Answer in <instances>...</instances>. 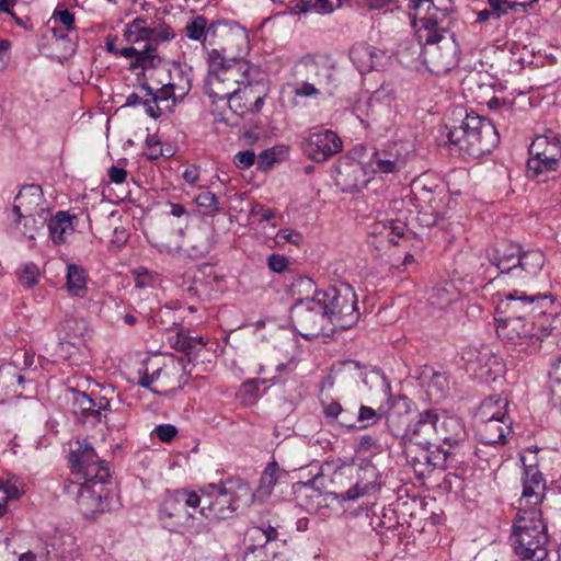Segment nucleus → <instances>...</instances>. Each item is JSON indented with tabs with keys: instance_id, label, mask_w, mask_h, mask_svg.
I'll list each match as a JSON object with an SVG mask.
<instances>
[{
	"instance_id": "obj_50",
	"label": "nucleus",
	"mask_w": 561,
	"mask_h": 561,
	"mask_svg": "<svg viewBox=\"0 0 561 561\" xmlns=\"http://www.w3.org/2000/svg\"><path fill=\"white\" fill-rule=\"evenodd\" d=\"M490 12L493 13L495 19L508 13L510 10H516L517 7L524 5L519 2H510L507 0H489Z\"/></svg>"
},
{
	"instance_id": "obj_16",
	"label": "nucleus",
	"mask_w": 561,
	"mask_h": 561,
	"mask_svg": "<svg viewBox=\"0 0 561 561\" xmlns=\"http://www.w3.org/2000/svg\"><path fill=\"white\" fill-rule=\"evenodd\" d=\"M300 147L310 160L323 162L342 151L343 142L335 131L318 128L301 140Z\"/></svg>"
},
{
	"instance_id": "obj_44",
	"label": "nucleus",
	"mask_w": 561,
	"mask_h": 561,
	"mask_svg": "<svg viewBox=\"0 0 561 561\" xmlns=\"http://www.w3.org/2000/svg\"><path fill=\"white\" fill-rule=\"evenodd\" d=\"M320 291L317 289L316 283L307 276L298 277L291 285V293L297 298L312 297L316 296V293Z\"/></svg>"
},
{
	"instance_id": "obj_48",
	"label": "nucleus",
	"mask_w": 561,
	"mask_h": 561,
	"mask_svg": "<svg viewBox=\"0 0 561 561\" xmlns=\"http://www.w3.org/2000/svg\"><path fill=\"white\" fill-rule=\"evenodd\" d=\"M38 267L32 262L27 263L19 274L20 283L26 288L33 287L38 282Z\"/></svg>"
},
{
	"instance_id": "obj_59",
	"label": "nucleus",
	"mask_w": 561,
	"mask_h": 561,
	"mask_svg": "<svg viewBox=\"0 0 561 561\" xmlns=\"http://www.w3.org/2000/svg\"><path fill=\"white\" fill-rule=\"evenodd\" d=\"M55 21L60 22L66 31H70L75 25V15L68 10H59L54 13Z\"/></svg>"
},
{
	"instance_id": "obj_60",
	"label": "nucleus",
	"mask_w": 561,
	"mask_h": 561,
	"mask_svg": "<svg viewBox=\"0 0 561 561\" xmlns=\"http://www.w3.org/2000/svg\"><path fill=\"white\" fill-rule=\"evenodd\" d=\"M201 273L205 276L207 284H220L224 280V276L217 273L216 268L213 265H204L201 268Z\"/></svg>"
},
{
	"instance_id": "obj_18",
	"label": "nucleus",
	"mask_w": 561,
	"mask_h": 561,
	"mask_svg": "<svg viewBox=\"0 0 561 561\" xmlns=\"http://www.w3.org/2000/svg\"><path fill=\"white\" fill-rule=\"evenodd\" d=\"M524 474L523 492L518 500L517 513H542L540 505L546 494V481L542 473L538 469L530 467L529 469H525Z\"/></svg>"
},
{
	"instance_id": "obj_33",
	"label": "nucleus",
	"mask_w": 561,
	"mask_h": 561,
	"mask_svg": "<svg viewBox=\"0 0 561 561\" xmlns=\"http://www.w3.org/2000/svg\"><path fill=\"white\" fill-rule=\"evenodd\" d=\"M49 215H34L32 217H21L18 220L16 215H12L11 227L28 240H35L36 236L44 229Z\"/></svg>"
},
{
	"instance_id": "obj_54",
	"label": "nucleus",
	"mask_w": 561,
	"mask_h": 561,
	"mask_svg": "<svg viewBox=\"0 0 561 561\" xmlns=\"http://www.w3.org/2000/svg\"><path fill=\"white\" fill-rule=\"evenodd\" d=\"M129 234L123 226L113 227L112 238L110 239V245L115 249H121L128 241Z\"/></svg>"
},
{
	"instance_id": "obj_35",
	"label": "nucleus",
	"mask_w": 561,
	"mask_h": 561,
	"mask_svg": "<svg viewBox=\"0 0 561 561\" xmlns=\"http://www.w3.org/2000/svg\"><path fill=\"white\" fill-rule=\"evenodd\" d=\"M350 58L360 72H368L375 69L376 53L373 47L365 44H356L350 49Z\"/></svg>"
},
{
	"instance_id": "obj_11",
	"label": "nucleus",
	"mask_w": 561,
	"mask_h": 561,
	"mask_svg": "<svg viewBox=\"0 0 561 561\" xmlns=\"http://www.w3.org/2000/svg\"><path fill=\"white\" fill-rule=\"evenodd\" d=\"M403 453L408 465L419 479L430 476L435 469H443L447 459L454 455V451L445 449L443 445L432 446L409 440L405 437H403Z\"/></svg>"
},
{
	"instance_id": "obj_21",
	"label": "nucleus",
	"mask_w": 561,
	"mask_h": 561,
	"mask_svg": "<svg viewBox=\"0 0 561 561\" xmlns=\"http://www.w3.org/2000/svg\"><path fill=\"white\" fill-rule=\"evenodd\" d=\"M436 426V445H443L450 451L463 443L467 437L466 428L459 417L438 413Z\"/></svg>"
},
{
	"instance_id": "obj_2",
	"label": "nucleus",
	"mask_w": 561,
	"mask_h": 561,
	"mask_svg": "<svg viewBox=\"0 0 561 561\" xmlns=\"http://www.w3.org/2000/svg\"><path fill=\"white\" fill-rule=\"evenodd\" d=\"M124 37L129 45L122 47L121 56L133 59L129 69L144 75L147 68L156 67V61H159L156 55L159 43L174 38L175 33L165 23L136 18L127 25Z\"/></svg>"
},
{
	"instance_id": "obj_58",
	"label": "nucleus",
	"mask_w": 561,
	"mask_h": 561,
	"mask_svg": "<svg viewBox=\"0 0 561 561\" xmlns=\"http://www.w3.org/2000/svg\"><path fill=\"white\" fill-rule=\"evenodd\" d=\"M319 93L320 89L316 87L314 82H302L294 89V94L301 98L316 96Z\"/></svg>"
},
{
	"instance_id": "obj_49",
	"label": "nucleus",
	"mask_w": 561,
	"mask_h": 561,
	"mask_svg": "<svg viewBox=\"0 0 561 561\" xmlns=\"http://www.w3.org/2000/svg\"><path fill=\"white\" fill-rule=\"evenodd\" d=\"M381 419V415L377 413L376 410H374L370 407L360 405L358 410V416L357 422L360 423V425H357V428H365L369 425L376 424Z\"/></svg>"
},
{
	"instance_id": "obj_4",
	"label": "nucleus",
	"mask_w": 561,
	"mask_h": 561,
	"mask_svg": "<svg viewBox=\"0 0 561 561\" xmlns=\"http://www.w3.org/2000/svg\"><path fill=\"white\" fill-rule=\"evenodd\" d=\"M447 138L454 149L472 158L490 153L500 141L493 123L478 114H466L460 126L449 128Z\"/></svg>"
},
{
	"instance_id": "obj_55",
	"label": "nucleus",
	"mask_w": 561,
	"mask_h": 561,
	"mask_svg": "<svg viewBox=\"0 0 561 561\" xmlns=\"http://www.w3.org/2000/svg\"><path fill=\"white\" fill-rule=\"evenodd\" d=\"M288 259L285 255L273 253L267 257L268 267L276 273H283L288 266Z\"/></svg>"
},
{
	"instance_id": "obj_25",
	"label": "nucleus",
	"mask_w": 561,
	"mask_h": 561,
	"mask_svg": "<svg viewBox=\"0 0 561 561\" xmlns=\"http://www.w3.org/2000/svg\"><path fill=\"white\" fill-rule=\"evenodd\" d=\"M477 437L484 445H505L512 433V420L477 421Z\"/></svg>"
},
{
	"instance_id": "obj_39",
	"label": "nucleus",
	"mask_w": 561,
	"mask_h": 561,
	"mask_svg": "<svg viewBox=\"0 0 561 561\" xmlns=\"http://www.w3.org/2000/svg\"><path fill=\"white\" fill-rule=\"evenodd\" d=\"M424 45L416 38V41L407 38L398 45L397 57L400 62L409 65L417 58L423 59Z\"/></svg>"
},
{
	"instance_id": "obj_34",
	"label": "nucleus",
	"mask_w": 561,
	"mask_h": 561,
	"mask_svg": "<svg viewBox=\"0 0 561 561\" xmlns=\"http://www.w3.org/2000/svg\"><path fill=\"white\" fill-rule=\"evenodd\" d=\"M73 219H76V216H70L67 211L60 210L46 222L55 244L64 242L66 236L73 232Z\"/></svg>"
},
{
	"instance_id": "obj_12",
	"label": "nucleus",
	"mask_w": 561,
	"mask_h": 561,
	"mask_svg": "<svg viewBox=\"0 0 561 561\" xmlns=\"http://www.w3.org/2000/svg\"><path fill=\"white\" fill-rule=\"evenodd\" d=\"M527 173L529 178L554 171L561 159V140L558 134L548 130L537 136L528 149Z\"/></svg>"
},
{
	"instance_id": "obj_20",
	"label": "nucleus",
	"mask_w": 561,
	"mask_h": 561,
	"mask_svg": "<svg viewBox=\"0 0 561 561\" xmlns=\"http://www.w3.org/2000/svg\"><path fill=\"white\" fill-rule=\"evenodd\" d=\"M215 245V229L209 222H201L188 229L184 250L192 259L207 255Z\"/></svg>"
},
{
	"instance_id": "obj_28",
	"label": "nucleus",
	"mask_w": 561,
	"mask_h": 561,
	"mask_svg": "<svg viewBox=\"0 0 561 561\" xmlns=\"http://www.w3.org/2000/svg\"><path fill=\"white\" fill-rule=\"evenodd\" d=\"M472 370L480 378L490 377L492 375V366L497 364V358L492 354L489 347L470 348L462 356Z\"/></svg>"
},
{
	"instance_id": "obj_62",
	"label": "nucleus",
	"mask_w": 561,
	"mask_h": 561,
	"mask_svg": "<svg viewBox=\"0 0 561 561\" xmlns=\"http://www.w3.org/2000/svg\"><path fill=\"white\" fill-rule=\"evenodd\" d=\"M428 388L431 391L433 388H436L439 392V396H444L445 389L447 388L446 377L440 373H434L428 383Z\"/></svg>"
},
{
	"instance_id": "obj_63",
	"label": "nucleus",
	"mask_w": 561,
	"mask_h": 561,
	"mask_svg": "<svg viewBox=\"0 0 561 561\" xmlns=\"http://www.w3.org/2000/svg\"><path fill=\"white\" fill-rule=\"evenodd\" d=\"M381 446L377 443V440L370 435H364L360 437L358 443V449L363 451L380 449Z\"/></svg>"
},
{
	"instance_id": "obj_15",
	"label": "nucleus",
	"mask_w": 561,
	"mask_h": 561,
	"mask_svg": "<svg viewBox=\"0 0 561 561\" xmlns=\"http://www.w3.org/2000/svg\"><path fill=\"white\" fill-rule=\"evenodd\" d=\"M77 447L69 453V463L72 474L79 476V479H111L110 469L105 461L100 460L93 446L88 438L78 439Z\"/></svg>"
},
{
	"instance_id": "obj_1",
	"label": "nucleus",
	"mask_w": 561,
	"mask_h": 561,
	"mask_svg": "<svg viewBox=\"0 0 561 561\" xmlns=\"http://www.w3.org/2000/svg\"><path fill=\"white\" fill-rule=\"evenodd\" d=\"M408 1L415 38L424 45V66L437 76L449 72L458 65L461 53L450 30L453 0Z\"/></svg>"
},
{
	"instance_id": "obj_56",
	"label": "nucleus",
	"mask_w": 561,
	"mask_h": 561,
	"mask_svg": "<svg viewBox=\"0 0 561 561\" xmlns=\"http://www.w3.org/2000/svg\"><path fill=\"white\" fill-rule=\"evenodd\" d=\"M154 433L161 442L169 443L176 436L178 430L172 424H161L154 428Z\"/></svg>"
},
{
	"instance_id": "obj_42",
	"label": "nucleus",
	"mask_w": 561,
	"mask_h": 561,
	"mask_svg": "<svg viewBox=\"0 0 561 561\" xmlns=\"http://www.w3.org/2000/svg\"><path fill=\"white\" fill-rule=\"evenodd\" d=\"M508 302H522L523 307L518 309V314L524 316L526 320L529 321V316H527V294L520 290H513L505 295V298L502 299L497 306L496 312L497 314L505 316V305Z\"/></svg>"
},
{
	"instance_id": "obj_9",
	"label": "nucleus",
	"mask_w": 561,
	"mask_h": 561,
	"mask_svg": "<svg viewBox=\"0 0 561 561\" xmlns=\"http://www.w3.org/2000/svg\"><path fill=\"white\" fill-rule=\"evenodd\" d=\"M108 480L82 479V481L66 480L64 492L73 496L78 507L85 518H94L98 514L111 510V490Z\"/></svg>"
},
{
	"instance_id": "obj_24",
	"label": "nucleus",
	"mask_w": 561,
	"mask_h": 561,
	"mask_svg": "<svg viewBox=\"0 0 561 561\" xmlns=\"http://www.w3.org/2000/svg\"><path fill=\"white\" fill-rule=\"evenodd\" d=\"M520 247L516 243L502 240L496 242L489 251L488 257L492 265L496 266L501 274H514Z\"/></svg>"
},
{
	"instance_id": "obj_5",
	"label": "nucleus",
	"mask_w": 561,
	"mask_h": 561,
	"mask_svg": "<svg viewBox=\"0 0 561 561\" xmlns=\"http://www.w3.org/2000/svg\"><path fill=\"white\" fill-rule=\"evenodd\" d=\"M511 541L520 561H543L548 556L549 536L542 513H517Z\"/></svg>"
},
{
	"instance_id": "obj_13",
	"label": "nucleus",
	"mask_w": 561,
	"mask_h": 561,
	"mask_svg": "<svg viewBox=\"0 0 561 561\" xmlns=\"http://www.w3.org/2000/svg\"><path fill=\"white\" fill-rule=\"evenodd\" d=\"M67 400L70 404L72 414L77 421L81 422L82 424L90 423L94 426L101 422H104L107 428L116 430H119L122 426H124V421L114 422L108 417L107 411H111V404L105 397L93 399L85 392L69 389Z\"/></svg>"
},
{
	"instance_id": "obj_41",
	"label": "nucleus",
	"mask_w": 561,
	"mask_h": 561,
	"mask_svg": "<svg viewBox=\"0 0 561 561\" xmlns=\"http://www.w3.org/2000/svg\"><path fill=\"white\" fill-rule=\"evenodd\" d=\"M172 85L176 92V96L182 100L191 89V79L184 73L180 66L174 67L173 71H170V81L167 83Z\"/></svg>"
},
{
	"instance_id": "obj_6",
	"label": "nucleus",
	"mask_w": 561,
	"mask_h": 561,
	"mask_svg": "<svg viewBox=\"0 0 561 561\" xmlns=\"http://www.w3.org/2000/svg\"><path fill=\"white\" fill-rule=\"evenodd\" d=\"M253 499L250 485L240 479H231L221 485H209L204 491L201 515L210 520L226 519L248 505Z\"/></svg>"
},
{
	"instance_id": "obj_61",
	"label": "nucleus",
	"mask_w": 561,
	"mask_h": 561,
	"mask_svg": "<svg viewBox=\"0 0 561 561\" xmlns=\"http://www.w3.org/2000/svg\"><path fill=\"white\" fill-rule=\"evenodd\" d=\"M275 162V153L272 150H264L257 157V168L260 170H268Z\"/></svg>"
},
{
	"instance_id": "obj_14",
	"label": "nucleus",
	"mask_w": 561,
	"mask_h": 561,
	"mask_svg": "<svg viewBox=\"0 0 561 561\" xmlns=\"http://www.w3.org/2000/svg\"><path fill=\"white\" fill-rule=\"evenodd\" d=\"M318 477L307 482H298L295 484V494L299 501V504L307 511L317 512L318 510L328 505L327 497L334 496L342 501H354L375 488L374 483H362L357 482L353 488L341 494L336 493H323L318 486L314 485Z\"/></svg>"
},
{
	"instance_id": "obj_22",
	"label": "nucleus",
	"mask_w": 561,
	"mask_h": 561,
	"mask_svg": "<svg viewBox=\"0 0 561 561\" xmlns=\"http://www.w3.org/2000/svg\"><path fill=\"white\" fill-rule=\"evenodd\" d=\"M141 88L146 91V96H150L144 101L146 113L153 118L160 117L164 110L171 111L180 100L172 85L167 83L156 92L148 83H144Z\"/></svg>"
},
{
	"instance_id": "obj_7",
	"label": "nucleus",
	"mask_w": 561,
	"mask_h": 561,
	"mask_svg": "<svg viewBox=\"0 0 561 561\" xmlns=\"http://www.w3.org/2000/svg\"><path fill=\"white\" fill-rule=\"evenodd\" d=\"M520 307L522 302L505 305V316L495 319L496 333L503 341L527 350L529 346L540 345L543 337L551 333L553 325L551 322L546 324L526 320L518 314Z\"/></svg>"
},
{
	"instance_id": "obj_46",
	"label": "nucleus",
	"mask_w": 561,
	"mask_h": 561,
	"mask_svg": "<svg viewBox=\"0 0 561 561\" xmlns=\"http://www.w3.org/2000/svg\"><path fill=\"white\" fill-rule=\"evenodd\" d=\"M363 368L362 364L357 360H344L333 367L332 378L335 380H342L350 374L358 375V371Z\"/></svg>"
},
{
	"instance_id": "obj_8",
	"label": "nucleus",
	"mask_w": 561,
	"mask_h": 561,
	"mask_svg": "<svg viewBox=\"0 0 561 561\" xmlns=\"http://www.w3.org/2000/svg\"><path fill=\"white\" fill-rule=\"evenodd\" d=\"M316 297L328 318L333 332L347 330L357 323L359 312L357 311V297L350 285L342 284L340 287H329Z\"/></svg>"
},
{
	"instance_id": "obj_29",
	"label": "nucleus",
	"mask_w": 561,
	"mask_h": 561,
	"mask_svg": "<svg viewBox=\"0 0 561 561\" xmlns=\"http://www.w3.org/2000/svg\"><path fill=\"white\" fill-rule=\"evenodd\" d=\"M371 164L381 173H396L404 167L405 160L397 144L388 145L386 149L376 151L371 157Z\"/></svg>"
},
{
	"instance_id": "obj_64",
	"label": "nucleus",
	"mask_w": 561,
	"mask_h": 561,
	"mask_svg": "<svg viewBox=\"0 0 561 561\" xmlns=\"http://www.w3.org/2000/svg\"><path fill=\"white\" fill-rule=\"evenodd\" d=\"M108 178H110L111 182L121 184L126 181L127 171L123 168L113 165L108 170Z\"/></svg>"
},
{
	"instance_id": "obj_30",
	"label": "nucleus",
	"mask_w": 561,
	"mask_h": 561,
	"mask_svg": "<svg viewBox=\"0 0 561 561\" xmlns=\"http://www.w3.org/2000/svg\"><path fill=\"white\" fill-rule=\"evenodd\" d=\"M557 313L558 308L552 295L527 294V316H529V321L539 323L538 320L541 318L547 316L554 317Z\"/></svg>"
},
{
	"instance_id": "obj_40",
	"label": "nucleus",
	"mask_w": 561,
	"mask_h": 561,
	"mask_svg": "<svg viewBox=\"0 0 561 561\" xmlns=\"http://www.w3.org/2000/svg\"><path fill=\"white\" fill-rule=\"evenodd\" d=\"M340 5V0H299L295 5L298 13L316 12L327 14Z\"/></svg>"
},
{
	"instance_id": "obj_45",
	"label": "nucleus",
	"mask_w": 561,
	"mask_h": 561,
	"mask_svg": "<svg viewBox=\"0 0 561 561\" xmlns=\"http://www.w3.org/2000/svg\"><path fill=\"white\" fill-rule=\"evenodd\" d=\"M371 241L370 243L376 247V249H380L385 247V242L389 243L390 234H389V220L387 221H378L371 226Z\"/></svg>"
},
{
	"instance_id": "obj_19",
	"label": "nucleus",
	"mask_w": 561,
	"mask_h": 561,
	"mask_svg": "<svg viewBox=\"0 0 561 561\" xmlns=\"http://www.w3.org/2000/svg\"><path fill=\"white\" fill-rule=\"evenodd\" d=\"M10 211L12 215L18 216V220H20L21 217L49 215L42 187L36 184L23 185L14 197Z\"/></svg>"
},
{
	"instance_id": "obj_52",
	"label": "nucleus",
	"mask_w": 561,
	"mask_h": 561,
	"mask_svg": "<svg viewBox=\"0 0 561 561\" xmlns=\"http://www.w3.org/2000/svg\"><path fill=\"white\" fill-rule=\"evenodd\" d=\"M195 201L199 207L206 208L211 213H216L219 210L218 198L214 193H211L209 191L201 192L196 196Z\"/></svg>"
},
{
	"instance_id": "obj_57",
	"label": "nucleus",
	"mask_w": 561,
	"mask_h": 561,
	"mask_svg": "<svg viewBox=\"0 0 561 561\" xmlns=\"http://www.w3.org/2000/svg\"><path fill=\"white\" fill-rule=\"evenodd\" d=\"M255 159L252 150L240 151L234 156V164L240 169H247L254 164Z\"/></svg>"
},
{
	"instance_id": "obj_31",
	"label": "nucleus",
	"mask_w": 561,
	"mask_h": 561,
	"mask_svg": "<svg viewBox=\"0 0 561 561\" xmlns=\"http://www.w3.org/2000/svg\"><path fill=\"white\" fill-rule=\"evenodd\" d=\"M508 400L505 396L495 394L483 400L477 412V421L510 419L507 415Z\"/></svg>"
},
{
	"instance_id": "obj_10",
	"label": "nucleus",
	"mask_w": 561,
	"mask_h": 561,
	"mask_svg": "<svg viewBox=\"0 0 561 561\" xmlns=\"http://www.w3.org/2000/svg\"><path fill=\"white\" fill-rule=\"evenodd\" d=\"M290 321L294 329L306 340L333 333L316 296L296 298L290 308Z\"/></svg>"
},
{
	"instance_id": "obj_17",
	"label": "nucleus",
	"mask_w": 561,
	"mask_h": 561,
	"mask_svg": "<svg viewBox=\"0 0 561 561\" xmlns=\"http://www.w3.org/2000/svg\"><path fill=\"white\" fill-rule=\"evenodd\" d=\"M247 536L252 543L247 547L243 561H273L277 554L273 546L279 541L276 528L271 525L254 526Z\"/></svg>"
},
{
	"instance_id": "obj_51",
	"label": "nucleus",
	"mask_w": 561,
	"mask_h": 561,
	"mask_svg": "<svg viewBox=\"0 0 561 561\" xmlns=\"http://www.w3.org/2000/svg\"><path fill=\"white\" fill-rule=\"evenodd\" d=\"M207 21L204 16H196L186 25V35L193 41H199L205 32Z\"/></svg>"
},
{
	"instance_id": "obj_26",
	"label": "nucleus",
	"mask_w": 561,
	"mask_h": 561,
	"mask_svg": "<svg viewBox=\"0 0 561 561\" xmlns=\"http://www.w3.org/2000/svg\"><path fill=\"white\" fill-rule=\"evenodd\" d=\"M309 70L314 75L313 82L319 89L332 94L336 87L334 77V62L329 56H319L307 64Z\"/></svg>"
},
{
	"instance_id": "obj_23",
	"label": "nucleus",
	"mask_w": 561,
	"mask_h": 561,
	"mask_svg": "<svg viewBox=\"0 0 561 561\" xmlns=\"http://www.w3.org/2000/svg\"><path fill=\"white\" fill-rule=\"evenodd\" d=\"M438 412L436 410H425L419 414L417 421L408 430L405 439L436 445Z\"/></svg>"
},
{
	"instance_id": "obj_43",
	"label": "nucleus",
	"mask_w": 561,
	"mask_h": 561,
	"mask_svg": "<svg viewBox=\"0 0 561 561\" xmlns=\"http://www.w3.org/2000/svg\"><path fill=\"white\" fill-rule=\"evenodd\" d=\"M178 499V503L180 502L185 510L192 508L196 511L198 507L203 506L204 491L202 494H198L194 491H190L186 489H180L173 491Z\"/></svg>"
},
{
	"instance_id": "obj_53",
	"label": "nucleus",
	"mask_w": 561,
	"mask_h": 561,
	"mask_svg": "<svg viewBox=\"0 0 561 561\" xmlns=\"http://www.w3.org/2000/svg\"><path fill=\"white\" fill-rule=\"evenodd\" d=\"M407 230V226L404 222L400 220H389V243L397 245L399 243V239L404 237Z\"/></svg>"
},
{
	"instance_id": "obj_3",
	"label": "nucleus",
	"mask_w": 561,
	"mask_h": 561,
	"mask_svg": "<svg viewBox=\"0 0 561 561\" xmlns=\"http://www.w3.org/2000/svg\"><path fill=\"white\" fill-rule=\"evenodd\" d=\"M260 76L259 67L243 58H221L210 71L205 90L213 102L227 100L231 103L239 99V93L244 94L248 101L252 94L251 85Z\"/></svg>"
},
{
	"instance_id": "obj_37",
	"label": "nucleus",
	"mask_w": 561,
	"mask_h": 561,
	"mask_svg": "<svg viewBox=\"0 0 561 561\" xmlns=\"http://www.w3.org/2000/svg\"><path fill=\"white\" fill-rule=\"evenodd\" d=\"M67 287L69 291L77 297H84L87 293L85 271L76 264H69L67 267Z\"/></svg>"
},
{
	"instance_id": "obj_36",
	"label": "nucleus",
	"mask_w": 561,
	"mask_h": 561,
	"mask_svg": "<svg viewBox=\"0 0 561 561\" xmlns=\"http://www.w3.org/2000/svg\"><path fill=\"white\" fill-rule=\"evenodd\" d=\"M458 293L455 288V285L451 283H446L445 285H436L432 288L428 301L430 304L437 309H445L451 302L457 300Z\"/></svg>"
},
{
	"instance_id": "obj_32",
	"label": "nucleus",
	"mask_w": 561,
	"mask_h": 561,
	"mask_svg": "<svg viewBox=\"0 0 561 561\" xmlns=\"http://www.w3.org/2000/svg\"><path fill=\"white\" fill-rule=\"evenodd\" d=\"M193 513L185 510L179 502L175 494L170 493L163 501L160 510V517L163 522L170 520L168 524L170 527H178L183 525L190 517H193Z\"/></svg>"
},
{
	"instance_id": "obj_38",
	"label": "nucleus",
	"mask_w": 561,
	"mask_h": 561,
	"mask_svg": "<svg viewBox=\"0 0 561 561\" xmlns=\"http://www.w3.org/2000/svg\"><path fill=\"white\" fill-rule=\"evenodd\" d=\"M24 493L23 484L18 479L3 480L0 478V517L8 511V502Z\"/></svg>"
},
{
	"instance_id": "obj_27",
	"label": "nucleus",
	"mask_w": 561,
	"mask_h": 561,
	"mask_svg": "<svg viewBox=\"0 0 561 561\" xmlns=\"http://www.w3.org/2000/svg\"><path fill=\"white\" fill-rule=\"evenodd\" d=\"M518 261L513 277L520 283H525L542 270L545 255L539 250L520 251Z\"/></svg>"
},
{
	"instance_id": "obj_47",
	"label": "nucleus",
	"mask_w": 561,
	"mask_h": 561,
	"mask_svg": "<svg viewBox=\"0 0 561 561\" xmlns=\"http://www.w3.org/2000/svg\"><path fill=\"white\" fill-rule=\"evenodd\" d=\"M282 471L276 461H272L265 468L262 477H261V485L267 490H271L277 483Z\"/></svg>"
}]
</instances>
